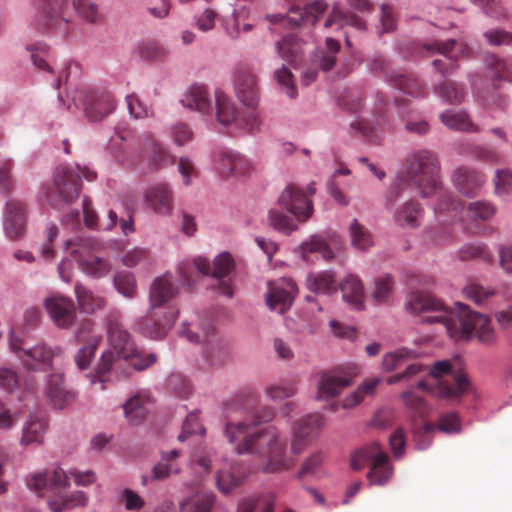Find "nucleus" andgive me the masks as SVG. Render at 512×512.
Returning a JSON list of instances; mask_svg holds the SVG:
<instances>
[{
  "instance_id": "obj_36",
  "label": "nucleus",
  "mask_w": 512,
  "mask_h": 512,
  "mask_svg": "<svg viewBox=\"0 0 512 512\" xmlns=\"http://www.w3.org/2000/svg\"><path fill=\"white\" fill-rule=\"evenodd\" d=\"M46 427L47 424L43 417L31 415L23 427L20 444L22 446L42 444Z\"/></svg>"
},
{
  "instance_id": "obj_13",
  "label": "nucleus",
  "mask_w": 512,
  "mask_h": 512,
  "mask_svg": "<svg viewBox=\"0 0 512 512\" xmlns=\"http://www.w3.org/2000/svg\"><path fill=\"white\" fill-rule=\"evenodd\" d=\"M327 3L315 1L303 9L291 7L287 15L281 14L267 15L266 18L273 24L283 23L289 27H298L302 23L314 25L327 9Z\"/></svg>"
},
{
  "instance_id": "obj_18",
  "label": "nucleus",
  "mask_w": 512,
  "mask_h": 512,
  "mask_svg": "<svg viewBox=\"0 0 512 512\" xmlns=\"http://www.w3.org/2000/svg\"><path fill=\"white\" fill-rule=\"evenodd\" d=\"M323 425L324 418L317 413L309 414L295 422L292 427L293 439L291 452L295 455L302 453L309 439L316 434Z\"/></svg>"
},
{
  "instance_id": "obj_48",
  "label": "nucleus",
  "mask_w": 512,
  "mask_h": 512,
  "mask_svg": "<svg viewBox=\"0 0 512 512\" xmlns=\"http://www.w3.org/2000/svg\"><path fill=\"white\" fill-rule=\"evenodd\" d=\"M351 245L360 251H366L373 246V235L364 225L354 219L349 226Z\"/></svg>"
},
{
  "instance_id": "obj_50",
  "label": "nucleus",
  "mask_w": 512,
  "mask_h": 512,
  "mask_svg": "<svg viewBox=\"0 0 512 512\" xmlns=\"http://www.w3.org/2000/svg\"><path fill=\"white\" fill-rule=\"evenodd\" d=\"M496 212V206L486 200L472 201L465 209L466 218L474 222L488 221L496 214Z\"/></svg>"
},
{
  "instance_id": "obj_33",
  "label": "nucleus",
  "mask_w": 512,
  "mask_h": 512,
  "mask_svg": "<svg viewBox=\"0 0 512 512\" xmlns=\"http://www.w3.org/2000/svg\"><path fill=\"white\" fill-rule=\"evenodd\" d=\"M246 477L247 474L242 466L233 465L229 469H221L217 472L216 485L223 494H228L240 486Z\"/></svg>"
},
{
  "instance_id": "obj_55",
  "label": "nucleus",
  "mask_w": 512,
  "mask_h": 512,
  "mask_svg": "<svg viewBox=\"0 0 512 512\" xmlns=\"http://www.w3.org/2000/svg\"><path fill=\"white\" fill-rule=\"evenodd\" d=\"M302 258L309 260V254L319 253L325 260H331L334 257L333 251L319 235H313L308 241L300 246Z\"/></svg>"
},
{
  "instance_id": "obj_27",
  "label": "nucleus",
  "mask_w": 512,
  "mask_h": 512,
  "mask_svg": "<svg viewBox=\"0 0 512 512\" xmlns=\"http://www.w3.org/2000/svg\"><path fill=\"white\" fill-rule=\"evenodd\" d=\"M453 184L458 192L467 197L475 196L485 182L483 174L466 168L459 167L452 176Z\"/></svg>"
},
{
  "instance_id": "obj_60",
  "label": "nucleus",
  "mask_w": 512,
  "mask_h": 512,
  "mask_svg": "<svg viewBox=\"0 0 512 512\" xmlns=\"http://www.w3.org/2000/svg\"><path fill=\"white\" fill-rule=\"evenodd\" d=\"M394 281L390 275L380 276L375 279V288L373 291V298L378 303H385L388 301L393 291Z\"/></svg>"
},
{
  "instance_id": "obj_44",
  "label": "nucleus",
  "mask_w": 512,
  "mask_h": 512,
  "mask_svg": "<svg viewBox=\"0 0 512 512\" xmlns=\"http://www.w3.org/2000/svg\"><path fill=\"white\" fill-rule=\"evenodd\" d=\"M145 149L148 154L149 166L153 170L161 169L173 163V157L153 138L147 139Z\"/></svg>"
},
{
  "instance_id": "obj_15",
  "label": "nucleus",
  "mask_w": 512,
  "mask_h": 512,
  "mask_svg": "<svg viewBox=\"0 0 512 512\" xmlns=\"http://www.w3.org/2000/svg\"><path fill=\"white\" fill-rule=\"evenodd\" d=\"M76 339L79 343H84L75 357L78 368L84 370L88 368L93 359L95 351L102 341V335L94 332V325L90 320H85L77 330Z\"/></svg>"
},
{
  "instance_id": "obj_54",
  "label": "nucleus",
  "mask_w": 512,
  "mask_h": 512,
  "mask_svg": "<svg viewBox=\"0 0 512 512\" xmlns=\"http://www.w3.org/2000/svg\"><path fill=\"white\" fill-rule=\"evenodd\" d=\"M333 24H337L340 27L351 26L359 31L365 29V22L361 18L342 12L338 6L333 7L330 16L325 21V27H330Z\"/></svg>"
},
{
  "instance_id": "obj_6",
  "label": "nucleus",
  "mask_w": 512,
  "mask_h": 512,
  "mask_svg": "<svg viewBox=\"0 0 512 512\" xmlns=\"http://www.w3.org/2000/svg\"><path fill=\"white\" fill-rule=\"evenodd\" d=\"M108 341L119 358L130 361L137 370H144L156 361L154 354L143 355L136 347L130 334L123 329L118 315L111 314L108 317Z\"/></svg>"
},
{
  "instance_id": "obj_45",
  "label": "nucleus",
  "mask_w": 512,
  "mask_h": 512,
  "mask_svg": "<svg viewBox=\"0 0 512 512\" xmlns=\"http://www.w3.org/2000/svg\"><path fill=\"white\" fill-rule=\"evenodd\" d=\"M216 116L219 123L229 125L238 120L233 101L222 91L215 92Z\"/></svg>"
},
{
  "instance_id": "obj_46",
  "label": "nucleus",
  "mask_w": 512,
  "mask_h": 512,
  "mask_svg": "<svg viewBox=\"0 0 512 512\" xmlns=\"http://www.w3.org/2000/svg\"><path fill=\"white\" fill-rule=\"evenodd\" d=\"M307 286L310 291L315 293L330 294L337 290V282L334 274L329 271L309 274L307 277Z\"/></svg>"
},
{
  "instance_id": "obj_8",
  "label": "nucleus",
  "mask_w": 512,
  "mask_h": 512,
  "mask_svg": "<svg viewBox=\"0 0 512 512\" xmlns=\"http://www.w3.org/2000/svg\"><path fill=\"white\" fill-rule=\"evenodd\" d=\"M99 244L90 238H74L66 241V249L76 259L80 269L94 278H102L111 271V264L98 255Z\"/></svg>"
},
{
  "instance_id": "obj_30",
  "label": "nucleus",
  "mask_w": 512,
  "mask_h": 512,
  "mask_svg": "<svg viewBox=\"0 0 512 512\" xmlns=\"http://www.w3.org/2000/svg\"><path fill=\"white\" fill-rule=\"evenodd\" d=\"M151 405L150 394L146 391H141L123 404L125 418L132 425L140 424L149 412Z\"/></svg>"
},
{
  "instance_id": "obj_38",
  "label": "nucleus",
  "mask_w": 512,
  "mask_h": 512,
  "mask_svg": "<svg viewBox=\"0 0 512 512\" xmlns=\"http://www.w3.org/2000/svg\"><path fill=\"white\" fill-rule=\"evenodd\" d=\"M75 294L79 309L85 313H94L106 305V300L95 294L91 289L82 284L75 285Z\"/></svg>"
},
{
  "instance_id": "obj_12",
  "label": "nucleus",
  "mask_w": 512,
  "mask_h": 512,
  "mask_svg": "<svg viewBox=\"0 0 512 512\" xmlns=\"http://www.w3.org/2000/svg\"><path fill=\"white\" fill-rule=\"evenodd\" d=\"M183 333L190 342L204 343L205 348L203 354L204 357L206 358V361L210 365H221L228 358V344L221 335L216 333L212 325L207 324L206 326H204L202 329L201 336L191 332L190 330H185Z\"/></svg>"
},
{
  "instance_id": "obj_64",
  "label": "nucleus",
  "mask_w": 512,
  "mask_h": 512,
  "mask_svg": "<svg viewBox=\"0 0 512 512\" xmlns=\"http://www.w3.org/2000/svg\"><path fill=\"white\" fill-rule=\"evenodd\" d=\"M269 221L275 229L286 234H290L296 229V225L290 217L275 209L270 210Z\"/></svg>"
},
{
  "instance_id": "obj_1",
  "label": "nucleus",
  "mask_w": 512,
  "mask_h": 512,
  "mask_svg": "<svg viewBox=\"0 0 512 512\" xmlns=\"http://www.w3.org/2000/svg\"><path fill=\"white\" fill-rule=\"evenodd\" d=\"M256 401L257 397L249 392L239 395L225 405L224 435L230 443L236 444L238 454H252L263 459L261 469L264 472L276 473L288 470L295 465V460L286 456V442L280 438L278 429L275 426L255 429L273 420L274 408L264 406L249 420H235L234 414H244Z\"/></svg>"
},
{
  "instance_id": "obj_41",
  "label": "nucleus",
  "mask_w": 512,
  "mask_h": 512,
  "mask_svg": "<svg viewBox=\"0 0 512 512\" xmlns=\"http://www.w3.org/2000/svg\"><path fill=\"white\" fill-rule=\"evenodd\" d=\"M484 65L486 75L493 82V86L496 88V82L503 79H510V70L508 61L506 59L499 58L497 55L489 53L484 58Z\"/></svg>"
},
{
  "instance_id": "obj_49",
  "label": "nucleus",
  "mask_w": 512,
  "mask_h": 512,
  "mask_svg": "<svg viewBox=\"0 0 512 512\" xmlns=\"http://www.w3.org/2000/svg\"><path fill=\"white\" fill-rule=\"evenodd\" d=\"M381 378L375 377L364 381L354 392L344 398L342 407L350 409L361 403L365 397L372 396L380 384Z\"/></svg>"
},
{
  "instance_id": "obj_47",
  "label": "nucleus",
  "mask_w": 512,
  "mask_h": 512,
  "mask_svg": "<svg viewBox=\"0 0 512 512\" xmlns=\"http://www.w3.org/2000/svg\"><path fill=\"white\" fill-rule=\"evenodd\" d=\"M216 496L213 493H197L180 504V512H210Z\"/></svg>"
},
{
  "instance_id": "obj_35",
  "label": "nucleus",
  "mask_w": 512,
  "mask_h": 512,
  "mask_svg": "<svg viewBox=\"0 0 512 512\" xmlns=\"http://www.w3.org/2000/svg\"><path fill=\"white\" fill-rule=\"evenodd\" d=\"M179 456L180 450L177 449L162 452L161 461L156 463L152 468L151 479L154 481H160L168 478L171 474H179L181 468L175 462Z\"/></svg>"
},
{
  "instance_id": "obj_7",
  "label": "nucleus",
  "mask_w": 512,
  "mask_h": 512,
  "mask_svg": "<svg viewBox=\"0 0 512 512\" xmlns=\"http://www.w3.org/2000/svg\"><path fill=\"white\" fill-rule=\"evenodd\" d=\"M370 464L367 479L370 485L383 486L387 484L393 475V467L389 462V456L378 443H372L354 452L351 457V467L361 470L366 464Z\"/></svg>"
},
{
  "instance_id": "obj_53",
  "label": "nucleus",
  "mask_w": 512,
  "mask_h": 512,
  "mask_svg": "<svg viewBox=\"0 0 512 512\" xmlns=\"http://www.w3.org/2000/svg\"><path fill=\"white\" fill-rule=\"evenodd\" d=\"M194 270H196L195 274L200 273L202 275H208L210 273L211 267L210 263L205 258H196L193 262H182L179 265V272L183 281L188 285V287H192L194 283Z\"/></svg>"
},
{
  "instance_id": "obj_20",
  "label": "nucleus",
  "mask_w": 512,
  "mask_h": 512,
  "mask_svg": "<svg viewBox=\"0 0 512 512\" xmlns=\"http://www.w3.org/2000/svg\"><path fill=\"white\" fill-rule=\"evenodd\" d=\"M3 227L10 240L21 238L26 230V205L16 199L8 200L4 214Z\"/></svg>"
},
{
  "instance_id": "obj_43",
  "label": "nucleus",
  "mask_w": 512,
  "mask_h": 512,
  "mask_svg": "<svg viewBox=\"0 0 512 512\" xmlns=\"http://www.w3.org/2000/svg\"><path fill=\"white\" fill-rule=\"evenodd\" d=\"M340 288L343 294V299L358 309L363 305L364 288L361 280L350 275L340 284Z\"/></svg>"
},
{
  "instance_id": "obj_16",
  "label": "nucleus",
  "mask_w": 512,
  "mask_h": 512,
  "mask_svg": "<svg viewBox=\"0 0 512 512\" xmlns=\"http://www.w3.org/2000/svg\"><path fill=\"white\" fill-rule=\"evenodd\" d=\"M11 349L19 353V359L28 370H47L52 366L53 351L45 344H37L31 348H22L14 341L10 342Z\"/></svg>"
},
{
  "instance_id": "obj_14",
  "label": "nucleus",
  "mask_w": 512,
  "mask_h": 512,
  "mask_svg": "<svg viewBox=\"0 0 512 512\" xmlns=\"http://www.w3.org/2000/svg\"><path fill=\"white\" fill-rule=\"evenodd\" d=\"M82 101L86 116L91 121H99L110 114L115 108L113 95L108 91L81 90L74 101Z\"/></svg>"
},
{
  "instance_id": "obj_3",
  "label": "nucleus",
  "mask_w": 512,
  "mask_h": 512,
  "mask_svg": "<svg viewBox=\"0 0 512 512\" xmlns=\"http://www.w3.org/2000/svg\"><path fill=\"white\" fill-rule=\"evenodd\" d=\"M426 371L428 379L419 380L417 387L438 398L458 402L472 389L467 376L453 371L451 363L447 360L435 362Z\"/></svg>"
},
{
  "instance_id": "obj_42",
  "label": "nucleus",
  "mask_w": 512,
  "mask_h": 512,
  "mask_svg": "<svg viewBox=\"0 0 512 512\" xmlns=\"http://www.w3.org/2000/svg\"><path fill=\"white\" fill-rule=\"evenodd\" d=\"M391 84L405 94L420 96L424 93L422 82L413 73H397L391 76Z\"/></svg>"
},
{
  "instance_id": "obj_10",
  "label": "nucleus",
  "mask_w": 512,
  "mask_h": 512,
  "mask_svg": "<svg viewBox=\"0 0 512 512\" xmlns=\"http://www.w3.org/2000/svg\"><path fill=\"white\" fill-rule=\"evenodd\" d=\"M47 474L49 488L56 494L54 498L48 501L52 511L61 512L64 509H72L86 505L87 497L84 492L76 491L71 495L64 494L69 486V480L71 479L70 473L66 474L62 469H55L53 472Z\"/></svg>"
},
{
  "instance_id": "obj_56",
  "label": "nucleus",
  "mask_w": 512,
  "mask_h": 512,
  "mask_svg": "<svg viewBox=\"0 0 512 512\" xmlns=\"http://www.w3.org/2000/svg\"><path fill=\"white\" fill-rule=\"evenodd\" d=\"M436 93L447 103L459 104L465 96V88L462 84L453 81H444L436 90Z\"/></svg>"
},
{
  "instance_id": "obj_9",
  "label": "nucleus",
  "mask_w": 512,
  "mask_h": 512,
  "mask_svg": "<svg viewBox=\"0 0 512 512\" xmlns=\"http://www.w3.org/2000/svg\"><path fill=\"white\" fill-rule=\"evenodd\" d=\"M41 14L43 22L40 24L43 28L52 26V22L57 19L66 21L68 15V0H41ZM72 6L77 15L84 21L95 23L99 19L98 6L91 0H72Z\"/></svg>"
},
{
  "instance_id": "obj_2",
  "label": "nucleus",
  "mask_w": 512,
  "mask_h": 512,
  "mask_svg": "<svg viewBox=\"0 0 512 512\" xmlns=\"http://www.w3.org/2000/svg\"><path fill=\"white\" fill-rule=\"evenodd\" d=\"M407 309L413 314L435 312L438 315L426 316L425 323H441L448 334L455 339L475 336L483 344L496 341V333L490 319L479 313L470 311L461 303H456V310H451L430 293L413 292L407 301Z\"/></svg>"
},
{
  "instance_id": "obj_34",
  "label": "nucleus",
  "mask_w": 512,
  "mask_h": 512,
  "mask_svg": "<svg viewBox=\"0 0 512 512\" xmlns=\"http://www.w3.org/2000/svg\"><path fill=\"white\" fill-rule=\"evenodd\" d=\"M64 380L62 374H51L48 379L47 395L52 404L63 409L66 404L71 402L75 395L71 391H67L63 386Z\"/></svg>"
},
{
  "instance_id": "obj_59",
  "label": "nucleus",
  "mask_w": 512,
  "mask_h": 512,
  "mask_svg": "<svg viewBox=\"0 0 512 512\" xmlns=\"http://www.w3.org/2000/svg\"><path fill=\"white\" fill-rule=\"evenodd\" d=\"M114 361V355L111 351H105L101 359L96 367L95 374L93 375L91 379V383L95 385L96 383H99L100 390H103V384L107 381V373L110 371L112 364Z\"/></svg>"
},
{
  "instance_id": "obj_32",
  "label": "nucleus",
  "mask_w": 512,
  "mask_h": 512,
  "mask_svg": "<svg viewBox=\"0 0 512 512\" xmlns=\"http://www.w3.org/2000/svg\"><path fill=\"white\" fill-rule=\"evenodd\" d=\"M184 107L202 114L212 111V103L207 90L200 85H193L181 100Z\"/></svg>"
},
{
  "instance_id": "obj_25",
  "label": "nucleus",
  "mask_w": 512,
  "mask_h": 512,
  "mask_svg": "<svg viewBox=\"0 0 512 512\" xmlns=\"http://www.w3.org/2000/svg\"><path fill=\"white\" fill-rule=\"evenodd\" d=\"M353 374H339L335 371L324 372L318 382L317 398L329 400L337 397L346 387L350 386Z\"/></svg>"
},
{
  "instance_id": "obj_51",
  "label": "nucleus",
  "mask_w": 512,
  "mask_h": 512,
  "mask_svg": "<svg viewBox=\"0 0 512 512\" xmlns=\"http://www.w3.org/2000/svg\"><path fill=\"white\" fill-rule=\"evenodd\" d=\"M416 357L417 354L415 351L400 348L393 352H388L383 356L382 367L386 372H391L408 364V362L414 360Z\"/></svg>"
},
{
  "instance_id": "obj_19",
  "label": "nucleus",
  "mask_w": 512,
  "mask_h": 512,
  "mask_svg": "<svg viewBox=\"0 0 512 512\" xmlns=\"http://www.w3.org/2000/svg\"><path fill=\"white\" fill-rule=\"evenodd\" d=\"M340 50V44L333 38L326 39V50L319 51L313 58L311 64L302 72V83L309 85L315 81L318 69L329 71L336 62V54Z\"/></svg>"
},
{
  "instance_id": "obj_5",
  "label": "nucleus",
  "mask_w": 512,
  "mask_h": 512,
  "mask_svg": "<svg viewBox=\"0 0 512 512\" xmlns=\"http://www.w3.org/2000/svg\"><path fill=\"white\" fill-rule=\"evenodd\" d=\"M177 294V288L172 283L170 277L162 276L154 280L150 288V310L164 305L174 298ZM169 311L164 315L162 320H153V314L150 312L142 324L141 330L144 335L159 339L166 335L167 331L175 322L177 311L174 308H168Z\"/></svg>"
},
{
  "instance_id": "obj_40",
  "label": "nucleus",
  "mask_w": 512,
  "mask_h": 512,
  "mask_svg": "<svg viewBox=\"0 0 512 512\" xmlns=\"http://www.w3.org/2000/svg\"><path fill=\"white\" fill-rule=\"evenodd\" d=\"M422 214L423 209L420 204L417 201L409 200L396 211L394 219L402 227L415 228L419 226Z\"/></svg>"
},
{
  "instance_id": "obj_52",
  "label": "nucleus",
  "mask_w": 512,
  "mask_h": 512,
  "mask_svg": "<svg viewBox=\"0 0 512 512\" xmlns=\"http://www.w3.org/2000/svg\"><path fill=\"white\" fill-rule=\"evenodd\" d=\"M274 500L271 496L259 495L243 498L236 512H273Z\"/></svg>"
},
{
  "instance_id": "obj_62",
  "label": "nucleus",
  "mask_w": 512,
  "mask_h": 512,
  "mask_svg": "<svg viewBox=\"0 0 512 512\" xmlns=\"http://www.w3.org/2000/svg\"><path fill=\"white\" fill-rule=\"evenodd\" d=\"M247 15L246 9L240 8L239 10H235L231 17L223 19L222 25L228 37L231 39H238L240 36V27L239 21L240 19H244Z\"/></svg>"
},
{
  "instance_id": "obj_58",
  "label": "nucleus",
  "mask_w": 512,
  "mask_h": 512,
  "mask_svg": "<svg viewBox=\"0 0 512 512\" xmlns=\"http://www.w3.org/2000/svg\"><path fill=\"white\" fill-rule=\"evenodd\" d=\"M114 285L117 291L126 298H134L137 293V285L133 274L123 271L114 277Z\"/></svg>"
},
{
  "instance_id": "obj_26",
  "label": "nucleus",
  "mask_w": 512,
  "mask_h": 512,
  "mask_svg": "<svg viewBox=\"0 0 512 512\" xmlns=\"http://www.w3.org/2000/svg\"><path fill=\"white\" fill-rule=\"evenodd\" d=\"M235 90L239 100L247 108H256L258 104V88L255 75L248 69L238 71Z\"/></svg>"
},
{
  "instance_id": "obj_23",
  "label": "nucleus",
  "mask_w": 512,
  "mask_h": 512,
  "mask_svg": "<svg viewBox=\"0 0 512 512\" xmlns=\"http://www.w3.org/2000/svg\"><path fill=\"white\" fill-rule=\"evenodd\" d=\"M54 186L66 203H72L80 193V175L67 166H59L54 172Z\"/></svg>"
},
{
  "instance_id": "obj_4",
  "label": "nucleus",
  "mask_w": 512,
  "mask_h": 512,
  "mask_svg": "<svg viewBox=\"0 0 512 512\" xmlns=\"http://www.w3.org/2000/svg\"><path fill=\"white\" fill-rule=\"evenodd\" d=\"M406 177L423 198L435 194L442 186L440 164L435 153L418 150L406 158Z\"/></svg>"
},
{
  "instance_id": "obj_24",
  "label": "nucleus",
  "mask_w": 512,
  "mask_h": 512,
  "mask_svg": "<svg viewBox=\"0 0 512 512\" xmlns=\"http://www.w3.org/2000/svg\"><path fill=\"white\" fill-rule=\"evenodd\" d=\"M296 291V284L291 280L283 279L281 283L270 284L266 303L271 310L283 313L292 305Z\"/></svg>"
},
{
  "instance_id": "obj_29",
  "label": "nucleus",
  "mask_w": 512,
  "mask_h": 512,
  "mask_svg": "<svg viewBox=\"0 0 512 512\" xmlns=\"http://www.w3.org/2000/svg\"><path fill=\"white\" fill-rule=\"evenodd\" d=\"M234 269V260L232 256L224 252L213 261L212 276L218 280V292L228 298L233 297V288L230 279H225L226 276Z\"/></svg>"
},
{
  "instance_id": "obj_17",
  "label": "nucleus",
  "mask_w": 512,
  "mask_h": 512,
  "mask_svg": "<svg viewBox=\"0 0 512 512\" xmlns=\"http://www.w3.org/2000/svg\"><path fill=\"white\" fill-rule=\"evenodd\" d=\"M213 160L216 171L223 178L231 175H244L251 169V163L248 159L229 149L216 150Z\"/></svg>"
},
{
  "instance_id": "obj_31",
  "label": "nucleus",
  "mask_w": 512,
  "mask_h": 512,
  "mask_svg": "<svg viewBox=\"0 0 512 512\" xmlns=\"http://www.w3.org/2000/svg\"><path fill=\"white\" fill-rule=\"evenodd\" d=\"M434 210L439 221L454 222L460 219L459 215L463 212L464 206L463 202L452 193L444 192L440 194Z\"/></svg>"
},
{
  "instance_id": "obj_61",
  "label": "nucleus",
  "mask_w": 512,
  "mask_h": 512,
  "mask_svg": "<svg viewBox=\"0 0 512 512\" xmlns=\"http://www.w3.org/2000/svg\"><path fill=\"white\" fill-rule=\"evenodd\" d=\"M27 49L31 52V59L33 64L41 70H46L50 73L53 72L52 67L47 62L48 46L44 43H36L30 45Z\"/></svg>"
},
{
  "instance_id": "obj_22",
  "label": "nucleus",
  "mask_w": 512,
  "mask_h": 512,
  "mask_svg": "<svg viewBox=\"0 0 512 512\" xmlns=\"http://www.w3.org/2000/svg\"><path fill=\"white\" fill-rule=\"evenodd\" d=\"M45 308L53 322L60 328H69L75 322L76 312L74 303L66 297H48L45 300Z\"/></svg>"
},
{
  "instance_id": "obj_63",
  "label": "nucleus",
  "mask_w": 512,
  "mask_h": 512,
  "mask_svg": "<svg viewBox=\"0 0 512 512\" xmlns=\"http://www.w3.org/2000/svg\"><path fill=\"white\" fill-rule=\"evenodd\" d=\"M463 294L466 298L480 305L493 296L495 291L490 288H485L479 284L471 283L463 289Z\"/></svg>"
},
{
  "instance_id": "obj_21",
  "label": "nucleus",
  "mask_w": 512,
  "mask_h": 512,
  "mask_svg": "<svg viewBox=\"0 0 512 512\" xmlns=\"http://www.w3.org/2000/svg\"><path fill=\"white\" fill-rule=\"evenodd\" d=\"M279 203L300 221L307 220L313 211L312 202L307 195L294 185H289L281 193Z\"/></svg>"
},
{
  "instance_id": "obj_28",
  "label": "nucleus",
  "mask_w": 512,
  "mask_h": 512,
  "mask_svg": "<svg viewBox=\"0 0 512 512\" xmlns=\"http://www.w3.org/2000/svg\"><path fill=\"white\" fill-rule=\"evenodd\" d=\"M146 202L160 215H169L173 210L172 191L166 183L151 186L145 193Z\"/></svg>"
},
{
  "instance_id": "obj_39",
  "label": "nucleus",
  "mask_w": 512,
  "mask_h": 512,
  "mask_svg": "<svg viewBox=\"0 0 512 512\" xmlns=\"http://www.w3.org/2000/svg\"><path fill=\"white\" fill-rule=\"evenodd\" d=\"M441 122L449 129L464 132H477L478 127L475 125L468 114L463 111L446 110L440 114Z\"/></svg>"
},
{
  "instance_id": "obj_37",
  "label": "nucleus",
  "mask_w": 512,
  "mask_h": 512,
  "mask_svg": "<svg viewBox=\"0 0 512 512\" xmlns=\"http://www.w3.org/2000/svg\"><path fill=\"white\" fill-rule=\"evenodd\" d=\"M303 42L295 35H289L277 44L280 57L293 66H297L303 58Z\"/></svg>"
},
{
  "instance_id": "obj_11",
  "label": "nucleus",
  "mask_w": 512,
  "mask_h": 512,
  "mask_svg": "<svg viewBox=\"0 0 512 512\" xmlns=\"http://www.w3.org/2000/svg\"><path fill=\"white\" fill-rule=\"evenodd\" d=\"M425 47L428 50H435L445 57L433 61V66L442 76L452 74L458 68L457 60L468 58L471 54V48L467 43L454 39L444 42L435 41Z\"/></svg>"
},
{
  "instance_id": "obj_57",
  "label": "nucleus",
  "mask_w": 512,
  "mask_h": 512,
  "mask_svg": "<svg viewBox=\"0 0 512 512\" xmlns=\"http://www.w3.org/2000/svg\"><path fill=\"white\" fill-rule=\"evenodd\" d=\"M460 153L469 154L482 162L490 164L499 163L501 160V155L498 152L483 146L467 144L460 149Z\"/></svg>"
}]
</instances>
